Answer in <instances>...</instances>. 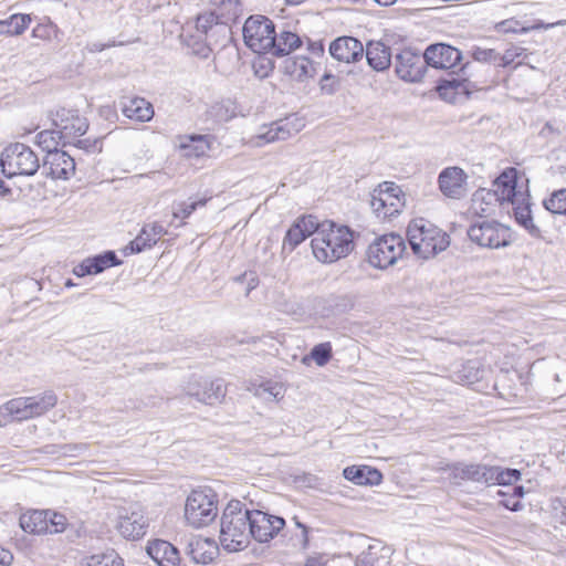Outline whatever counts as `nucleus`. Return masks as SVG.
<instances>
[{
  "label": "nucleus",
  "instance_id": "f257e3e1",
  "mask_svg": "<svg viewBox=\"0 0 566 566\" xmlns=\"http://www.w3.org/2000/svg\"><path fill=\"white\" fill-rule=\"evenodd\" d=\"M311 247L317 261L333 263L346 258L354 250V232L347 226L324 221L317 223Z\"/></svg>",
  "mask_w": 566,
  "mask_h": 566
},
{
  "label": "nucleus",
  "instance_id": "f03ea898",
  "mask_svg": "<svg viewBox=\"0 0 566 566\" xmlns=\"http://www.w3.org/2000/svg\"><path fill=\"white\" fill-rule=\"evenodd\" d=\"M249 510L237 500L228 503L220 520V544L228 552L244 549L250 543Z\"/></svg>",
  "mask_w": 566,
  "mask_h": 566
},
{
  "label": "nucleus",
  "instance_id": "7ed1b4c3",
  "mask_svg": "<svg viewBox=\"0 0 566 566\" xmlns=\"http://www.w3.org/2000/svg\"><path fill=\"white\" fill-rule=\"evenodd\" d=\"M56 403L57 396L52 390H46L34 396L13 398L0 406V426L41 417L53 409Z\"/></svg>",
  "mask_w": 566,
  "mask_h": 566
},
{
  "label": "nucleus",
  "instance_id": "20e7f679",
  "mask_svg": "<svg viewBox=\"0 0 566 566\" xmlns=\"http://www.w3.org/2000/svg\"><path fill=\"white\" fill-rule=\"evenodd\" d=\"M407 235L413 253L424 260L436 256L450 245L449 235L422 218L409 223Z\"/></svg>",
  "mask_w": 566,
  "mask_h": 566
},
{
  "label": "nucleus",
  "instance_id": "39448f33",
  "mask_svg": "<svg viewBox=\"0 0 566 566\" xmlns=\"http://www.w3.org/2000/svg\"><path fill=\"white\" fill-rule=\"evenodd\" d=\"M52 130H44L39 134L40 143H46L50 137L52 140L57 138L64 145L72 139L84 135L88 128L85 117L81 116L78 111L70 108H57L52 113Z\"/></svg>",
  "mask_w": 566,
  "mask_h": 566
},
{
  "label": "nucleus",
  "instance_id": "423d86ee",
  "mask_svg": "<svg viewBox=\"0 0 566 566\" xmlns=\"http://www.w3.org/2000/svg\"><path fill=\"white\" fill-rule=\"evenodd\" d=\"M0 166L8 178L33 176L40 168V160L30 146L14 143L2 150Z\"/></svg>",
  "mask_w": 566,
  "mask_h": 566
},
{
  "label": "nucleus",
  "instance_id": "0eeeda50",
  "mask_svg": "<svg viewBox=\"0 0 566 566\" xmlns=\"http://www.w3.org/2000/svg\"><path fill=\"white\" fill-rule=\"evenodd\" d=\"M218 515L217 495L211 489L193 490L185 504V518L187 523L200 528L209 525Z\"/></svg>",
  "mask_w": 566,
  "mask_h": 566
},
{
  "label": "nucleus",
  "instance_id": "6e6552de",
  "mask_svg": "<svg viewBox=\"0 0 566 566\" xmlns=\"http://www.w3.org/2000/svg\"><path fill=\"white\" fill-rule=\"evenodd\" d=\"M406 252V243L396 233L384 234L368 247L367 258L371 266L387 269L398 262Z\"/></svg>",
  "mask_w": 566,
  "mask_h": 566
},
{
  "label": "nucleus",
  "instance_id": "1a4fd4ad",
  "mask_svg": "<svg viewBox=\"0 0 566 566\" xmlns=\"http://www.w3.org/2000/svg\"><path fill=\"white\" fill-rule=\"evenodd\" d=\"M245 44L255 53H272L275 44L273 22L264 15L250 17L243 25Z\"/></svg>",
  "mask_w": 566,
  "mask_h": 566
},
{
  "label": "nucleus",
  "instance_id": "9d476101",
  "mask_svg": "<svg viewBox=\"0 0 566 566\" xmlns=\"http://www.w3.org/2000/svg\"><path fill=\"white\" fill-rule=\"evenodd\" d=\"M403 206L402 190L395 182L384 181L370 193V207L379 219L386 220L399 214Z\"/></svg>",
  "mask_w": 566,
  "mask_h": 566
},
{
  "label": "nucleus",
  "instance_id": "9b49d317",
  "mask_svg": "<svg viewBox=\"0 0 566 566\" xmlns=\"http://www.w3.org/2000/svg\"><path fill=\"white\" fill-rule=\"evenodd\" d=\"M115 528L127 539L142 538L148 528V518L138 503H129L115 509Z\"/></svg>",
  "mask_w": 566,
  "mask_h": 566
},
{
  "label": "nucleus",
  "instance_id": "f8f14e48",
  "mask_svg": "<svg viewBox=\"0 0 566 566\" xmlns=\"http://www.w3.org/2000/svg\"><path fill=\"white\" fill-rule=\"evenodd\" d=\"M526 193H530L528 179L516 168L507 167L497 175V201L501 207Z\"/></svg>",
  "mask_w": 566,
  "mask_h": 566
},
{
  "label": "nucleus",
  "instance_id": "ddd939ff",
  "mask_svg": "<svg viewBox=\"0 0 566 566\" xmlns=\"http://www.w3.org/2000/svg\"><path fill=\"white\" fill-rule=\"evenodd\" d=\"M468 174L461 167H447L438 176L439 190L449 199L460 200L468 193Z\"/></svg>",
  "mask_w": 566,
  "mask_h": 566
},
{
  "label": "nucleus",
  "instance_id": "4468645a",
  "mask_svg": "<svg viewBox=\"0 0 566 566\" xmlns=\"http://www.w3.org/2000/svg\"><path fill=\"white\" fill-rule=\"evenodd\" d=\"M250 537L260 543L269 542L285 525V521L275 515H270L262 511H249Z\"/></svg>",
  "mask_w": 566,
  "mask_h": 566
},
{
  "label": "nucleus",
  "instance_id": "2eb2a0df",
  "mask_svg": "<svg viewBox=\"0 0 566 566\" xmlns=\"http://www.w3.org/2000/svg\"><path fill=\"white\" fill-rule=\"evenodd\" d=\"M186 392L200 402L214 406L222 402L227 395V389L221 379H203L190 381L186 387Z\"/></svg>",
  "mask_w": 566,
  "mask_h": 566
},
{
  "label": "nucleus",
  "instance_id": "dca6fc26",
  "mask_svg": "<svg viewBox=\"0 0 566 566\" xmlns=\"http://www.w3.org/2000/svg\"><path fill=\"white\" fill-rule=\"evenodd\" d=\"M42 168L46 177L67 180L75 174V160L67 153L54 149L48 151Z\"/></svg>",
  "mask_w": 566,
  "mask_h": 566
},
{
  "label": "nucleus",
  "instance_id": "f3484780",
  "mask_svg": "<svg viewBox=\"0 0 566 566\" xmlns=\"http://www.w3.org/2000/svg\"><path fill=\"white\" fill-rule=\"evenodd\" d=\"M423 55L405 49L396 56V73L405 82H419L423 76Z\"/></svg>",
  "mask_w": 566,
  "mask_h": 566
},
{
  "label": "nucleus",
  "instance_id": "a211bd4d",
  "mask_svg": "<svg viewBox=\"0 0 566 566\" xmlns=\"http://www.w3.org/2000/svg\"><path fill=\"white\" fill-rule=\"evenodd\" d=\"M423 59L426 64L434 69H454L461 61V52L453 46L438 43L427 48Z\"/></svg>",
  "mask_w": 566,
  "mask_h": 566
},
{
  "label": "nucleus",
  "instance_id": "6ab92c4d",
  "mask_svg": "<svg viewBox=\"0 0 566 566\" xmlns=\"http://www.w3.org/2000/svg\"><path fill=\"white\" fill-rule=\"evenodd\" d=\"M506 205H512V213L518 226L524 228L527 233L536 239L542 238L541 229L534 223L532 216V202L531 195L526 193L521 198L514 199L512 201L506 202Z\"/></svg>",
  "mask_w": 566,
  "mask_h": 566
},
{
  "label": "nucleus",
  "instance_id": "aec40b11",
  "mask_svg": "<svg viewBox=\"0 0 566 566\" xmlns=\"http://www.w3.org/2000/svg\"><path fill=\"white\" fill-rule=\"evenodd\" d=\"M329 53L339 62L352 63L363 57L364 46L353 36H339L331 43Z\"/></svg>",
  "mask_w": 566,
  "mask_h": 566
},
{
  "label": "nucleus",
  "instance_id": "412c9836",
  "mask_svg": "<svg viewBox=\"0 0 566 566\" xmlns=\"http://www.w3.org/2000/svg\"><path fill=\"white\" fill-rule=\"evenodd\" d=\"M317 219L313 216L298 218L287 230L283 240V249L294 250L307 237H315Z\"/></svg>",
  "mask_w": 566,
  "mask_h": 566
},
{
  "label": "nucleus",
  "instance_id": "4be33fe9",
  "mask_svg": "<svg viewBox=\"0 0 566 566\" xmlns=\"http://www.w3.org/2000/svg\"><path fill=\"white\" fill-rule=\"evenodd\" d=\"M177 146L186 158H200L211 149L213 137L209 135H180L176 137Z\"/></svg>",
  "mask_w": 566,
  "mask_h": 566
},
{
  "label": "nucleus",
  "instance_id": "5701e85b",
  "mask_svg": "<svg viewBox=\"0 0 566 566\" xmlns=\"http://www.w3.org/2000/svg\"><path fill=\"white\" fill-rule=\"evenodd\" d=\"M166 233L167 230L158 222L146 224L139 234L124 249V252L126 254L139 253L145 249L151 248Z\"/></svg>",
  "mask_w": 566,
  "mask_h": 566
},
{
  "label": "nucleus",
  "instance_id": "b1692460",
  "mask_svg": "<svg viewBox=\"0 0 566 566\" xmlns=\"http://www.w3.org/2000/svg\"><path fill=\"white\" fill-rule=\"evenodd\" d=\"M296 129L293 127L289 118L280 119L264 126L261 132L253 138L255 146H263L269 143L277 140H285L295 133Z\"/></svg>",
  "mask_w": 566,
  "mask_h": 566
},
{
  "label": "nucleus",
  "instance_id": "393cba45",
  "mask_svg": "<svg viewBox=\"0 0 566 566\" xmlns=\"http://www.w3.org/2000/svg\"><path fill=\"white\" fill-rule=\"evenodd\" d=\"M195 28L197 31L198 40H205L209 44L216 34H226L229 32V27L224 23H220L218 15H216L213 12H205L199 14L196 18Z\"/></svg>",
  "mask_w": 566,
  "mask_h": 566
},
{
  "label": "nucleus",
  "instance_id": "a878e982",
  "mask_svg": "<svg viewBox=\"0 0 566 566\" xmlns=\"http://www.w3.org/2000/svg\"><path fill=\"white\" fill-rule=\"evenodd\" d=\"M120 108L127 118L137 122H149L154 117L153 105L143 97H123Z\"/></svg>",
  "mask_w": 566,
  "mask_h": 566
},
{
  "label": "nucleus",
  "instance_id": "bb28decb",
  "mask_svg": "<svg viewBox=\"0 0 566 566\" xmlns=\"http://www.w3.org/2000/svg\"><path fill=\"white\" fill-rule=\"evenodd\" d=\"M147 553L159 566H178L180 562L178 549L166 541H155L147 547Z\"/></svg>",
  "mask_w": 566,
  "mask_h": 566
},
{
  "label": "nucleus",
  "instance_id": "cd10ccee",
  "mask_svg": "<svg viewBox=\"0 0 566 566\" xmlns=\"http://www.w3.org/2000/svg\"><path fill=\"white\" fill-rule=\"evenodd\" d=\"M283 69L286 74L298 82H304L315 74L313 61L303 55L286 59Z\"/></svg>",
  "mask_w": 566,
  "mask_h": 566
},
{
  "label": "nucleus",
  "instance_id": "c85d7f7f",
  "mask_svg": "<svg viewBox=\"0 0 566 566\" xmlns=\"http://www.w3.org/2000/svg\"><path fill=\"white\" fill-rule=\"evenodd\" d=\"M451 475L455 484H460V482L464 480L488 482L489 479L492 478V470L483 465L455 464L451 470Z\"/></svg>",
  "mask_w": 566,
  "mask_h": 566
},
{
  "label": "nucleus",
  "instance_id": "c756f323",
  "mask_svg": "<svg viewBox=\"0 0 566 566\" xmlns=\"http://www.w3.org/2000/svg\"><path fill=\"white\" fill-rule=\"evenodd\" d=\"M343 474L345 479L358 485H377L382 480L381 473L378 470L368 465L347 467L344 470Z\"/></svg>",
  "mask_w": 566,
  "mask_h": 566
},
{
  "label": "nucleus",
  "instance_id": "7c9ffc66",
  "mask_svg": "<svg viewBox=\"0 0 566 566\" xmlns=\"http://www.w3.org/2000/svg\"><path fill=\"white\" fill-rule=\"evenodd\" d=\"M366 59L368 65L377 72L387 70L391 63L389 48L381 42H369L367 44Z\"/></svg>",
  "mask_w": 566,
  "mask_h": 566
},
{
  "label": "nucleus",
  "instance_id": "2f4dec72",
  "mask_svg": "<svg viewBox=\"0 0 566 566\" xmlns=\"http://www.w3.org/2000/svg\"><path fill=\"white\" fill-rule=\"evenodd\" d=\"M472 211L481 218H490L495 212V191L479 188L472 196Z\"/></svg>",
  "mask_w": 566,
  "mask_h": 566
},
{
  "label": "nucleus",
  "instance_id": "473e14b6",
  "mask_svg": "<svg viewBox=\"0 0 566 566\" xmlns=\"http://www.w3.org/2000/svg\"><path fill=\"white\" fill-rule=\"evenodd\" d=\"M48 515L49 511L33 510L21 514L19 524L21 528L29 534L48 533Z\"/></svg>",
  "mask_w": 566,
  "mask_h": 566
},
{
  "label": "nucleus",
  "instance_id": "72a5a7b5",
  "mask_svg": "<svg viewBox=\"0 0 566 566\" xmlns=\"http://www.w3.org/2000/svg\"><path fill=\"white\" fill-rule=\"evenodd\" d=\"M468 235L472 242L482 248H493V241L495 239L494 220H484L472 224L468 231Z\"/></svg>",
  "mask_w": 566,
  "mask_h": 566
},
{
  "label": "nucleus",
  "instance_id": "f704fd0d",
  "mask_svg": "<svg viewBox=\"0 0 566 566\" xmlns=\"http://www.w3.org/2000/svg\"><path fill=\"white\" fill-rule=\"evenodd\" d=\"M565 24H566V20H559V21L553 22V23H544L542 21H538L535 24L526 25V24H522L520 21H517L515 19H507V20H503L501 22H497V32H503V33H526V32L532 31V30H537V29L548 30V29H552L554 27L565 25Z\"/></svg>",
  "mask_w": 566,
  "mask_h": 566
},
{
  "label": "nucleus",
  "instance_id": "c9c22d12",
  "mask_svg": "<svg viewBox=\"0 0 566 566\" xmlns=\"http://www.w3.org/2000/svg\"><path fill=\"white\" fill-rule=\"evenodd\" d=\"M388 549L379 543L369 545L368 548L358 556L355 566H387Z\"/></svg>",
  "mask_w": 566,
  "mask_h": 566
},
{
  "label": "nucleus",
  "instance_id": "e433bc0d",
  "mask_svg": "<svg viewBox=\"0 0 566 566\" xmlns=\"http://www.w3.org/2000/svg\"><path fill=\"white\" fill-rule=\"evenodd\" d=\"M31 17L23 13H14L8 19L0 20V35H21L30 25Z\"/></svg>",
  "mask_w": 566,
  "mask_h": 566
},
{
  "label": "nucleus",
  "instance_id": "4c0bfd02",
  "mask_svg": "<svg viewBox=\"0 0 566 566\" xmlns=\"http://www.w3.org/2000/svg\"><path fill=\"white\" fill-rule=\"evenodd\" d=\"M302 41L296 33L290 31H282L280 34L275 33V44L272 49V54L276 56H284L292 51L300 48Z\"/></svg>",
  "mask_w": 566,
  "mask_h": 566
},
{
  "label": "nucleus",
  "instance_id": "58836bf2",
  "mask_svg": "<svg viewBox=\"0 0 566 566\" xmlns=\"http://www.w3.org/2000/svg\"><path fill=\"white\" fill-rule=\"evenodd\" d=\"M258 398L264 401H280L284 398L285 387L277 381H264L251 389Z\"/></svg>",
  "mask_w": 566,
  "mask_h": 566
},
{
  "label": "nucleus",
  "instance_id": "ea45409f",
  "mask_svg": "<svg viewBox=\"0 0 566 566\" xmlns=\"http://www.w3.org/2000/svg\"><path fill=\"white\" fill-rule=\"evenodd\" d=\"M524 495V488L522 485H515L513 488V494L497 490V504L503 505L505 509L516 512L522 509L520 499Z\"/></svg>",
  "mask_w": 566,
  "mask_h": 566
},
{
  "label": "nucleus",
  "instance_id": "a19ab883",
  "mask_svg": "<svg viewBox=\"0 0 566 566\" xmlns=\"http://www.w3.org/2000/svg\"><path fill=\"white\" fill-rule=\"evenodd\" d=\"M84 566H124V563L115 551H107L87 557Z\"/></svg>",
  "mask_w": 566,
  "mask_h": 566
},
{
  "label": "nucleus",
  "instance_id": "79ce46f5",
  "mask_svg": "<svg viewBox=\"0 0 566 566\" xmlns=\"http://www.w3.org/2000/svg\"><path fill=\"white\" fill-rule=\"evenodd\" d=\"M88 261L94 274H98L111 266H116L122 263L113 251L88 258Z\"/></svg>",
  "mask_w": 566,
  "mask_h": 566
},
{
  "label": "nucleus",
  "instance_id": "37998d69",
  "mask_svg": "<svg viewBox=\"0 0 566 566\" xmlns=\"http://www.w3.org/2000/svg\"><path fill=\"white\" fill-rule=\"evenodd\" d=\"M544 208L555 214H566V188L556 190L543 201Z\"/></svg>",
  "mask_w": 566,
  "mask_h": 566
},
{
  "label": "nucleus",
  "instance_id": "c03bdc74",
  "mask_svg": "<svg viewBox=\"0 0 566 566\" xmlns=\"http://www.w3.org/2000/svg\"><path fill=\"white\" fill-rule=\"evenodd\" d=\"M332 345L331 343H321L315 345L310 354V357L316 363L317 366H325L332 358Z\"/></svg>",
  "mask_w": 566,
  "mask_h": 566
},
{
  "label": "nucleus",
  "instance_id": "a18cd8bd",
  "mask_svg": "<svg viewBox=\"0 0 566 566\" xmlns=\"http://www.w3.org/2000/svg\"><path fill=\"white\" fill-rule=\"evenodd\" d=\"M207 202V199H199L191 202H179L174 207L172 216L174 218H188L198 207H203Z\"/></svg>",
  "mask_w": 566,
  "mask_h": 566
},
{
  "label": "nucleus",
  "instance_id": "49530a36",
  "mask_svg": "<svg viewBox=\"0 0 566 566\" xmlns=\"http://www.w3.org/2000/svg\"><path fill=\"white\" fill-rule=\"evenodd\" d=\"M502 377L509 381H514V391L509 390L507 397H521L526 391L524 388L523 377L521 374H518L516 370L510 373V371H501Z\"/></svg>",
  "mask_w": 566,
  "mask_h": 566
},
{
  "label": "nucleus",
  "instance_id": "de8ad7c7",
  "mask_svg": "<svg viewBox=\"0 0 566 566\" xmlns=\"http://www.w3.org/2000/svg\"><path fill=\"white\" fill-rule=\"evenodd\" d=\"M521 480V471L517 469L502 468L497 465V485H511Z\"/></svg>",
  "mask_w": 566,
  "mask_h": 566
},
{
  "label": "nucleus",
  "instance_id": "09e8293b",
  "mask_svg": "<svg viewBox=\"0 0 566 566\" xmlns=\"http://www.w3.org/2000/svg\"><path fill=\"white\" fill-rule=\"evenodd\" d=\"M48 526H49L48 533H50V534L61 533L66 527V517L63 514L49 511Z\"/></svg>",
  "mask_w": 566,
  "mask_h": 566
},
{
  "label": "nucleus",
  "instance_id": "8fccbe9b",
  "mask_svg": "<svg viewBox=\"0 0 566 566\" xmlns=\"http://www.w3.org/2000/svg\"><path fill=\"white\" fill-rule=\"evenodd\" d=\"M339 87V80L331 74V73H325L321 81H319V88L323 93L327 94V95H333L334 93L337 92Z\"/></svg>",
  "mask_w": 566,
  "mask_h": 566
},
{
  "label": "nucleus",
  "instance_id": "3c124183",
  "mask_svg": "<svg viewBox=\"0 0 566 566\" xmlns=\"http://www.w3.org/2000/svg\"><path fill=\"white\" fill-rule=\"evenodd\" d=\"M516 240V233L510 227L497 222V248L507 247Z\"/></svg>",
  "mask_w": 566,
  "mask_h": 566
},
{
  "label": "nucleus",
  "instance_id": "603ef678",
  "mask_svg": "<svg viewBox=\"0 0 566 566\" xmlns=\"http://www.w3.org/2000/svg\"><path fill=\"white\" fill-rule=\"evenodd\" d=\"M472 56L478 62H490L494 59V50L475 45L472 49Z\"/></svg>",
  "mask_w": 566,
  "mask_h": 566
},
{
  "label": "nucleus",
  "instance_id": "864d4df0",
  "mask_svg": "<svg viewBox=\"0 0 566 566\" xmlns=\"http://www.w3.org/2000/svg\"><path fill=\"white\" fill-rule=\"evenodd\" d=\"M523 52H524V49H522V48H514L512 50H507L501 59L503 62V65L513 63L516 57H520L523 54Z\"/></svg>",
  "mask_w": 566,
  "mask_h": 566
},
{
  "label": "nucleus",
  "instance_id": "5fc2aeb1",
  "mask_svg": "<svg viewBox=\"0 0 566 566\" xmlns=\"http://www.w3.org/2000/svg\"><path fill=\"white\" fill-rule=\"evenodd\" d=\"M73 273L78 276V277H82V276H85V275H91V274H94L93 271H92V268H91V264H90V261H88V258L85 259L82 263H80L78 265H76L73 270Z\"/></svg>",
  "mask_w": 566,
  "mask_h": 566
},
{
  "label": "nucleus",
  "instance_id": "6e6d98bb",
  "mask_svg": "<svg viewBox=\"0 0 566 566\" xmlns=\"http://www.w3.org/2000/svg\"><path fill=\"white\" fill-rule=\"evenodd\" d=\"M199 549H200V543H197L196 548L192 551L193 559H195L197 563L207 564V563H209L210 560H212V559H213V553H210L209 555H207L206 553H203L201 556H198V552H199Z\"/></svg>",
  "mask_w": 566,
  "mask_h": 566
},
{
  "label": "nucleus",
  "instance_id": "4d7b16f0",
  "mask_svg": "<svg viewBox=\"0 0 566 566\" xmlns=\"http://www.w3.org/2000/svg\"><path fill=\"white\" fill-rule=\"evenodd\" d=\"M76 146L80 148H85L87 151H94L95 149H98V151H101L98 140H94L92 143L88 139L78 140Z\"/></svg>",
  "mask_w": 566,
  "mask_h": 566
},
{
  "label": "nucleus",
  "instance_id": "13d9d810",
  "mask_svg": "<svg viewBox=\"0 0 566 566\" xmlns=\"http://www.w3.org/2000/svg\"><path fill=\"white\" fill-rule=\"evenodd\" d=\"M12 559V554L9 551L0 547V566H9Z\"/></svg>",
  "mask_w": 566,
  "mask_h": 566
},
{
  "label": "nucleus",
  "instance_id": "bf43d9fd",
  "mask_svg": "<svg viewBox=\"0 0 566 566\" xmlns=\"http://www.w3.org/2000/svg\"><path fill=\"white\" fill-rule=\"evenodd\" d=\"M378 4L380 6H391L394 4L397 0H375Z\"/></svg>",
  "mask_w": 566,
  "mask_h": 566
},
{
  "label": "nucleus",
  "instance_id": "052dcab7",
  "mask_svg": "<svg viewBox=\"0 0 566 566\" xmlns=\"http://www.w3.org/2000/svg\"><path fill=\"white\" fill-rule=\"evenodd\" d=\"M297 526L302 528V535L304 538V543H306L307 542V528L301 523H297Z\"/></svg>",
  "mask_w": 566,
  "mask_h": 566
},
{
  "label": "nucleus",
  "instance_id": "680f3d73",
  "mask_svg": "<svg viewBox=\"0 0 566 566\" xmlns=\"http://www.w3.org/2000/svg\"><path fill=\"white\" fill-rule=\"evenodd\" d=\"M312 51H314V52H316V51L317 52H323L324 49H323V45L321 43H313L312 44Z\"/></svg>",
  "mask_w": 566,
  "mask_h": 566
},
{
  "label": "nucleus",
  "instance_id": "e2e57ef3",
  "mask_svg": "<svg viewBox=\"0 0 566 566\" xmlns=\"http://www.w3.org/2000/svg\"><path fill=\"white\" fill-rule=\"evenodd\" d=\"M451 87H458L460 85V83H458L455 80L453 81H448L447 82Z\"/></svg>",
  "mask_w": 566,
  "mask_h": 566
},
{
  "label": "nucleus",
  "instance_id": "0e129e2a",
  "mask_svg": "<svg viewBox=\"0 0 566 566\" xmlns=\"http://www.w3.org/2000/svg\"><path fill=\"white\" fill-rule=\"evenodd\" d=\"M504 395H505V394H504L503 391L497 392V408L500 407V401H499V399H500V398H504Z\"/></svg>",
  "mask_w": 566,
  "mask_h": 566
},
{
  "label": "nucleus",
  "instance_id": "69168bd1",
  "mask_svg": "<svg viewBox=\"0 0 566 566\" xmlns=\"http://www.w3.org/2000/svg\"><path fill=\"white\" fill-rule=\"evenodd\" d=\"M212 4L223 3V0H209Z\"/></svg>",
  "mask_w": 566,
  "mask_h": 566
},
{
  "label": "nucleus",
  "instance_id": "338daca9",
  "mask_svg": "<svg viewBox=\"0 0 566 566\" xmlns=\"http://www.w3.org/2000/svg\"><path fill=\"white\" fill-rule=\"evenodd\" d=\"M3 189V180L0 178V191Z\"/></svg>",
  "mask_w": 566,
  "mask_h": 566
},
{
  "label": "nucleus",
  "instance_id": "774afa93",
  "mask_svg": "<svg viewBox=\"0 0 566 566\" xmlns=\"http://www.w3.org/2000/svg\"><path fill=\"white\" fill-rule=\"evenodd\" d=\"M446 90H447L446 86H440L441 94H443V91H446Z\"/></svg>",
  "mask_w": 566,
  "mask_h": 566
}]
</instances>
